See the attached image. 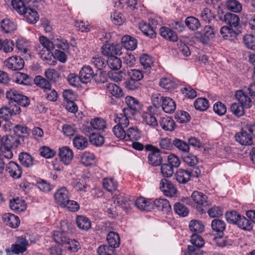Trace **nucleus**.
Wrapping results in <instances>:
<instances>
[{
  "instance_id": "1",
  "label": "nucleus",
  "mask_w": 255,
  "mask_h": 255,
  "mask_svg": "<svg viewBox=\"0 0 255 255\" xmlns=\"http://www.w3.org/2000/svg\"><path fill=\"white\" fill-rule=\"evenodd\" d=\"M0 142H1L0 154L8 159L13 157V153L11 149L16 148L20 142L19 136L14 134L3 136L1 138Z\"/></svg>"
},
{
  "instance_id": "2",
  "label": "nucleus",
  "mask_w": 255,
  "mask_h": 255,
  "mask_svg": "<svg viewBox=\"0 0 255 255\" xmlns=\"http://www.w3.org/2000/svg\"><path fill=\"white\" fill-rule=\"evenodd\" d=\"M127 79L125 82L126 88L129 90H135L140 88V81L143 78L142 71L137 69H131L127 72Z\"/></svg>"
},
{
  "instance_id": "3",
  "label": "nucleus",
  "mask_w": 255,
  "mask_h": 255,
  "mask_svg": "<svg viewBox=\"0 0 255 255\" xmlns=\"http://www.w3.org/2000/svg\"><path fill=\"white\" fill-rule=\"evenodd\" d=\"M6 97L9 100L10 103H15L23 107H26L30 104V100L28 97L14 89L7 91Z\"/></svg>"
},
{
  "instance_id": "4",
  "label": "nucleus",
  "mask_w": 255,
  "mask_h": 255,
  "mask_svg": "<svg viewBox=\"0 0 255 255\" xmlns=\"http://www.w3.org/2000/svg\"><path fill=\"white\" fill-rule=\"evenodd\" d=\"M191 198L196 204L198 211L201 214L205 213L209 206L207 196L202 192L195 191L192 194Z\"/></svg>"
},
{
  "instance_id": "5",
  "label": "nucleus",
  "mask_w": 255,
  "mask_h": 255,
  "mask_svg": "<svg viewBox=\"0 0 255 255\" xmlns=\"http://www.w3.org/2000/svg\"><path fill=\"white\" fill-rule=\"evenodd\" d=\"M39 42L43 48H41L40 45H36V50L42 58L47 59L46 55L50 54V51L54 48L55 45L53 42L43 36L39 37Z\"/></svg>"
},
{
  "instance_id": "6",
  "label": "nucleus",
  "mask_w": 255,
  "mask_h": 255,
  "mask_svg": "<svg viewBox=\"0 0 255 255\" xmlns=\"http://www.w3.org/2000/svg\"><path fill=\"white\" fill-rule=\"evenodd\" d=\"M125 101L127 107L124 108L123 110L126 112L127 115L129 114L134 116L142 110V105L136 98L131 96H127Z\"/></svg>"
},
{
  "instance_id": "7",
  "label": "nucleus",
  "mask_w": 255,
  "mask_h": 255,
  "mask_svg": "<svg viewBox=\"0 0 255 255\" xmlns=\"http://www.w3.org/2000/svg\"><path fill=\"white\" fill-rule=\"evenodd\" d=\"M146 151L150 152L148 155V162L149 164L153 166H157L162 162V157L160 153V149L151 144H147L145 146Z\"/></svg>"
},
{
  "instance_id": "8",
  "label": "nucleus",
  "mask_w": 255,
  "mask_h": 255,
  "mask_svg": "<svg viewBox=\"0 0 255 255\" xmlns=\"http://www.w3.org/2000/svg\"><path fill=\"white\" fill-rule=\"evenodd\" d=\"M191 245L188 246V251L189 254L202 255L203 251L201 248L204 245V241L201 236L197 234H193L191 237Z\"/></svg>"
},
{
  "instance_id": "9",
  "label": "nucleus",
  "mask_w": 255,
  "mask_h": 255,
  "mask_svg": "<svg viewBox=\"0 0 255 255\" xmlns=\"http://www.w3.org/2000/svg\"><path fill=\"white\" fill-rule=\"evenodd\" d=\"M249 91L247 88L238 90L236 92L235 96L239 103L245 107L246 108H250L252 103L250 96L248 95Z\"/></svg>"
},
{
  "instance_id": "10",
  "label": "nucleus",
  "mask_w": 255,
  "mask_h": 255,
  "mask_svg": "<svg viewBox=\"0 0 255 255\" xmlns=\"http://www.w3.org/2000/svg\"><path fill=\"white\" fill-rule=\"evenodd\" d=\"M4 65L8 69L16 71L21 70L24 65L23 59L19 56H12L6 59Z\"/></svg>"
},
{
  "instance_id": "11",
  "label": "nucleus",
  "mask_w": 255,
  "mask_h": 255,
  "mask_svg": "<svg viewBox=\"0 0 255 255\" xmlns=\"http://www.w3.org/2000/svg\"><path fill=\"white\" fill-rule=\"evenodd\" d=\"M28 246V241L22 237H18L16 239V243L11 245L10 250L6 249L7 254L12 252L15 254H19L23 253L26 251L27 247Z\"/></svg>"
},
{
  "instance_id": "12",
  "label": "nucleus",
  "mask_w": 255,
  "mask_h": 255,
  "mask_svg": "<svg viewBox=\"0 0 255 255\" xmlns=\"http://www.w3.org/2000/svg\"><path fill=\"white\" fill-rule=\"evenodd\" d=\"M159 186L160 189L165 196L170 197L176 196L177 189L170 181L162 179L160 180Z\"/></svg>"
},
{
  "instance_id": "13",
  "label": "nucleus",
  "mask_w": 255,
  "mask_h": 255,
  "mask_svg": "<svg viewBox=\"0 0 255 255\" xmlns=\"http://www.w3.org/2000/svg\"><path fill=\"white\" fill-rule=\"evenodd\" d=\"M54 198L57 204L60 207L65 208L66 203L70 199L69 191L65 187L61 188L54 194Z\"/></svg>"
},
{
  "instance_id": "14",
  "label": "nucleus",
  "mask_w": 255,
  "mask_h": 255,
  "mask_svg": "<svg viewBox=\"0 0 255 255\" xmlns=\"http://www.w3.org/2000/svg\"><path fill=\"white\" fill-rule=\"evenodd\" d=\"M20 112L21 109L18 106L14 105L10 108L2 107L0 109V118L8 121L13 115L19 114Z\"/></svg>"
},
{
  "instance_id": "15",
  "label": "nucleus",
  "mask_w": 255,
  "mask_h": 255,
  "mask_svg": "<svg viewBox=\"0 0 255 255\" xmlns=\"http://www.w3.org/2000/svg\"><path fill=\"white\" fill-rule=\"evenodd\" d=\"M122 47L119 44H106L102 47V54L108 57L121 54Z\"/></svg>"
},
{
  "instance_id": "16",
  "label": "nucleus",
  "mask_w": 255,
  "mask_h": 255,
  "mask_svg": "<svg viewBox=\"0 0 255 255\" xmlns=\"http://www.w3.org/2000/svg\"><path fill=\"white\" fill-rule=\"evenodd\" d=\"M219 19L224 21L231 27H237L240 23V18L236 14L227 12L223 16H219Z\"/></svg>"
},
{
  "instance_id": "17",
  "label": "nucleus",
  "mask_w": 255,
  "mask_h": 255,
  "mask_svg": "<svg viewBox=\"0 0 255 255\" xmlns=\"http://www.w3.org/2000/svg\"><path fill=\"white\" fill-rule=\"evenodd\" d=\"M7 171L10 176L15 178H19L22 174V169L20 165L13 161H10L5 166Z\"/></svg>"
},
{
  "instance_id": "18",
  "label": "nucleus",
  "mask_w": 255,
  "mask_h": 255,
  "mask_svg": "<svg viewBox=\"0 0 255 255\" xmlns=\"http://www.w3.org/2000/svg\"><path fill=\"white\" fill-rule=\"evenodd\" d=\"M80 81L83 83L90 82L94 76L93 69L90 66H84L80 71Z\"/></svg>"
},
{
  "instance_id": "19",
  "label": "nucleus",
  "mask_w": 255,
  "mask_h": 255,
  "mask_svg": "<svg viewBox=\"0 0 255 255\" xmlns=\"http://www.w3.org/2000/svg\"><path fill=\"white\" fill-rule=\"evenodd\" d=\"M235 138L236 141L242 145H250L253 144L252 136L244 129L236 133Z\"/></svg>"
},
{
  "instance_id": "20",
  "label": "nucleus",
  "mask_w": 255,
  "mask_h": 255,
  "mask_svg": "<svg viewBox=\"0 0 255 255\" xmlns=\"http://www.w3.org/2000/svg\"><path fill=\"white\" fill-rule=\"evenodd\" d=\"M59 155L61 160L67 165L73 159V153L69 147L64 146L59 148Z\"/></svg>"
},
{
  "instance_id": "21",
  "label": "nucleus",
  "mask_w": 255,
  "mask_h": 255,
  "mask_svg": "<svg viewBox=\"0 0 255 255\" xmlns=\"http://www.w3.org/2000/svg\"><path fill=\"white\" fill-rule=\"evenodd\" d=\"M154 108L152 106H149L147 108V112H146L143 116L142 118L145 122L148 125L152 127H156L158 125L157 121L153 115L154 111Z\"/></svg>"
},
{
  "instance_id": "22",
  "label": "nucleus",
  "mask_w": 255,
  "mask_h": 255,
  "mask_svg": "<svg viewBox=\"0 0 255 255\" xmlns=\"http://www.w3.org/2000/svg\"><path fill=\"white\" fill-rule=\"evenodd\" d=\"M176 180L180 184H185L190 180L189 171L182 168L178 169L174 174Z\"/></svg>"
},
{
  "instance_id": "23",
  "label": "nucleus",
  "mask_w": 255,
  "mask_h": 255,
  "mask_svg": "<svg viewBox=\"0 0 255 255\" xmlns=\"http://www.w3.org/2000/svg\"><path fill=\"white\" fill-rule=\"evenodd\" d=\"M132 116V115L129 114L127 115L126 112L123 110L122 113L115 115L114 121L117 124V125H120V126L124 128H127L129 125V118Z\"/></svg>"
},
{
  "instance_id": "24",
  "label": "nucleus",
  "mask_w": 255,
  "mask_h": 255,
  "mask_svg": "<svg viewBox=\"0 0 255 255\" xmlns=\"http://www.w3.org/2000/svg\"><path fill=\"white\" fill-rule=\"evenodd\" d=\"M122 44L126 49L132 51L137 47V40L135 38L127 35L122 38Z\"/></svg>"
},
{
  "instance_id": "25",
  "label": "nucleus",
  "mask_w": 255,
  "mask_h": 255,
  "mask_svg": "<svg viewBox=\"0 0 255 255\" xmlns=\"http://www.w3.org/2000/svg\"><path fill=\"white\" fill-rule=\"evenodd\" d=\"M10 209L16 213L24 211L26 209V205L24 200L19 198H14L9 202Z\"/></svg>"
},
{
  "instance_id": "26",
  "label": "nucleus",
  "mask_w": 255,
  "mask_h": 255,
  "mask_svg": "<svg viewBox=\"0 0 255 255\" xmlns=\"http://www.w3.org/2000/svg\"><path fill=\"white\" fill-rule=\"evenodd\" d=\"M139 28L145 36L150 38H154L156 37V34L154 27L151 26L149 23L141 21L139 23Z\"/></svg>"
},
{
  "instance_id": "27",
  "label": "nucleus",
  "mask_w": 255,
  "mask_h": 255,
  "mask_svg": "<svg viewBox=\"0 0 255 255\" xmlns=\"http://www.w3.org/2000/svg\"><path fill=\"white\" fill-rule=\"evenodd\" d=\"M220 32L224 39L230 41L235 39L238 34L233 28L227 26L222 27Z\"/></svg>"
},
{
  "instance_id": "28",
  "label": "nucleus",
  "mask_w": 255,
  "mask_h": 255,
  "mask_svg": "<svg viewBox=\"0 0 255 255\" xmlns=\"http://www.w3.org/2000/svg\"><path fill=\"white\" fill-rule=\"evenodd\" d=\"M21 15H23L27 22L30 23H35L39 19V15L34 8H27Z\"/></svg>"
},
{
  "instance_id": "29",
  "label": "nucleus",
  "mask_w": 255,
  "mask_h": 255,
  "mask_svg": "<svg viewBox=\"0 0 255 255\" xmlns=\"http://www.w3.org/2000/svg\"><path fill=\"white\" fill-rule=\"evenodd\" d=\"M3 219L6 225L11 228H17L20 224L19 218L12 214H4L3 216Z\"/></svg>"
},
{
  "instance_id": "30",
  "label": "nucleus",
  "mask_w": 255,
  "mask_h": 255,
  "mask_svg": "<svg viewBox=\"0 0 255 255\" xmlns=\"http://www.w3.org/2000/svg\"><path fill=\"white\" fill-rule=\"evenodd\" d=\"M32 81V77L23 73L17 72L14 75V81L19 84L31 85Z\"/></svg>"
},
{
  "instance_id": "31",
  "label": "nucleus",
  "mask_w": 255,
  "mask_h": 255,
  "mask_svg": "<svg viewBox=\"0 0 255 255\" xmlns=\"http://www.w3.org/2000/svg\"><path fill=\"white\" fill-rule=\"evenodd\" d=\"M162 110L166 113H173L176 109V104L170 98L165 97L161 104Z\"/></svg>"
},
{
  "instance_id": "32",
  "label": "nucleus",
  "mask_w": 255,
  "mask_h": 255,
  "mask_svg": "<svg viewBox=\"0 0 255 255\" xmlns=\"http://www.w3.org/2000/svg\"><path fill=\"white\" fill-rule=\"evenodd\" d=\"M160 33L165 39L171 41H177L178 37L176 33L170 28L162 27L160 28Z\"/></svg>"
},
{
  "instance_id": "33",
  "label": "nucleus",
  "mask_w": 255,
  "mask_h": 255,
  "mask_svg": "<svg viewBox=\"0 0 255 255\" xmlns=\"http://www.w3.org/2000/svg\"><path fill=\"white\" fill-rule=\"evenodd\" d=\"M76 224L80 229L87 231L91 227L89 219L85 216L79 215L76 217Z\"/></svg>"
},
{
  "instance_id": "34",
  "label": "nucleus",
  "mask_w": 255,
  "mask_h": 255,
  "mask_svg": "<svg viewBox=\"0 0 255 255\" xmlns=\"http://www.w3.org/2000/svg\"><path fill=\"white\" fill-rule=\"evenodd\" d=\"M53 239L55 242L60 245L66 244L69 241V238L67 236L66 231H54L53 233Z\"/></svg>"
},
{
  "instance_id": "35",
  "label": "nucleus",
  "mask_w": 255,
  "mask_h": 255,
  "mask_svg": "<svg viewBox=\"0 0 255 255\" xmlns=\"http://www.w3.org/2000/svg\"><path fill=\"white\" fill-rule=\"evenodd\" d=\"M33 81L35 85L43 89L45 92L51 89V85L50 82L41 76L38 75L35 76Z\"/></svg>"
},
{
  "instance_id": "36",
  "label": "nucleus",
  "mask_w": 255,
  "mask_h": 255,
  "mask_svg": "<svg viewBox=\"0 0 255 255\" xmlns=\"http://www.w3.org/2000/svg\"><path fill=\"white\" fill-rule=\"evenodd\" d=\"M107 93L117 98L123 96L124 93L122 89L114 83H109L106 86Z\"/></svg>"
},
{
  "instance_id": "37",
  "label": "nucleus",
  "mask_w": 255,
  "mask_h": 255,
  "mask_svg": "<svg viewBox=\"0 0 255 255\" xmlns=\"http://www.w3.org/2000/svg\"><path fill=\"white\" fill-rule=\"evenodd\" d=\"M107 241L109 246L114 249L119 247L120 239L119 235L114 232H110L107 237Z\"/></svg>"
},
{
  "instance_id": "38",
  "label": "nucleus",
  "mask_w": 255,
  "mask_h": 255,
  "mask_svg": "<svg viewBox=\"0 0 255 255\" xmlns=\"http://www.w3.org/2000/svg\"><path fill=\"white\" fill-rule=\"evenodd\" d=\"M140 138V132L137 128L131 127L126 131V140H137Z\"/></svg>"
},
{
  "instance_id": "39",
  "label": "nucleus",
  "mask_w": 255,
  "mask_h": 255,
  "mask_svg": "<svg viewBox=\"0 0 255 255\" xmlns=\"http://www.w3.org/2000/svg\"><path fill=\"white\" fill-rule=\"evenodd\" d=\"M113 199L114 204L122 208L127 209L129 207L128 199L125 197L124 194L120 193L113 197Z\"/></svg>"
},
{
  "instance_id": "40",
  "label": "nucleus",
  "mask_w": 255,
  "mask_h": 255,
  "mask_svg": "<svg viewBox=\"0 0 255 255\" xmlns=\"http://www.w3.org/2000/svg\"><path fill=\"white\" fill-rule=\"evenodd\" d=\"M159 124L163 129L169 131L173 130L175 125L174 120L168 117L162 118Z\"/></svg>"
},
{
  "instance_id": "41",
  "label": "nucleus",
  "mask_w": 255,
  "mask_h": 255,
  "mask_svg": "<svg viewBox=\"0 0 255 255\" xmlns=\"http://www.w3.org/2000/svg\"><path fill=\"white\" fill-rule=\"evenodd\" d=\"M107 63L109 67L114 70L120 69L122 65V62L121 59L116 56H112L108 57Z\"/></svg>"
},
{
  "instance_id": "42",
  "label": "nucleus",
  "mask_w": 255,
  "mask_h": 255,
  "mask_svg": "<svg viewBox=\"0 0 255 255\" xmlns=\"http://www.w3.org/2000/svg\"><path fill=\"white\" fill-rule=\"evenodd\" d=\"M73 144L78 149L83 150L87 147V139L82 135H77L73 139Z\"/></svg>"
},
{
  "instance_id": "43",
  "label": "nucleus",
  "mask_w": 255,
  "mask_h": 255,
  "mask_svg": "<svg viewBox=\"0 0 255 255\" xmlns=\"http://www.w3.org/2000/svg\"><path fill=\"white\" fill-rule=\"evenodd\" d=\"M211 227L213 230L218 235L223 234V231L226 228L225 222L219 219H214L212 221Z\"/></svg>"
},
{
  "instance_id": "44",
  "label": "nucleus",
  "mask_w": 255,
  "mask_h": 255,
  "mask_svg": "<svg viewBox=\"0 0 255 255\" xmlns=\"http://www.w3.org/2000/svg\"><path fill=\"white\" fill-rule=\"evenodd\" d=\"M135 205L137 208L143 211H149L152 209L150 202L143 197L137 199Z\"/></svg>"
},
{
  "instance_id": "45",
  "label": "nucleus",
  "mask_w": 255,
  "mask_h": 255,
  "mask_svg": "<svg viewBox=\"0 0 255 255\" xmlns=\"http://www.w3.org/2000/svg\"><path fill=\"white\" fill-rule=\"evenodd\" d=\"M226 5L227 9L234 12H239L242 9V4L237 0H228Z\"/></svg>"
},
{
  "instance_id": "46",
  "label": "nucleus",
  "mask_w": 255,
  "mask_h": 255,
  "mask_svg": "<svg viewBox=\"0 0 255 255\" xmlns=\"http://www.w3.org/2000/svg\"><path fill=\"white\" fill-rule=\"evenodd\" d=\"M104 189L108 192H112L116 191L118 187V183L113 178H104L103 181Z\"/></svg>"
},
{
  "instance_id": "47",
  "label": "nucleus",
  "mask_w": 255,
  "mask_h": 255,
  "mask_svg": "<svg viewBox=\"0 0 255 255\" xmlns=\"http://www.w3.org/2000/svg\"><path fill=\"white\" fill-rule=\"evenodd\" d=\"M19 160L21 164L25 167H29L33 165V157L26 152L21 153L19 155Z\"/></svg>"
},
{
  "instance_id": "48",
  "label": "nucleus",
  "mask_w": 255,
  "mask_h": 255,
  "mask_svg": "<svg viewBox=\"0 0 255 255\" xmlns=\"http://www.w3.org/2000/svg\"><path fill=\"white\" fill-rule=\"evenodd\" d=\"M185 23L189 29L193 31L197 30L200 26V23L199 20L193 16L187 17L185 19Z\"/></svg>"
},
{
  "instance_id": "49",
  "label": "nucleus",
  "mask_w": 255,
  "mask_h": 255,
  "mask_svg": "<svg viewBox=\"0 0 255 255\" xmlns=\"http://www.w3.org/2000/svg\"><path fill=\"white\" fill-rule=\"evenodd\" d=\"M90 125L96 130H104L107 128L106 122L101 118L92 119L90 122Z\"/></svg>"
},
{
  "instance_id": "50",
  "label": "nucleus",
  "mask_w": 255,
  "mask_h": 255,
  "mask_svg": "<svg viewBox=\"0 0 255 255\" xmlns=\"http://www.w3.org/2000/svg\"><path fill=\"white\" fill-rule=\"evenodd\" d=\"M95 156L94 154L89 152H84L81 157V161L83 164L86 166H91L95 162Z\"/></svg>"
},
{
  "instance_id": "51",
  "label": "nucleus",
  "mask_w": 255,
  "mask_h": 255,
  "mask_svg": "<svg viewBox=\"0 0 255 255\" xmlns=\"http://www.w3.org/2000/svg\"><path fill=\"white\" fill-rule=\"evenodd\" d=\"M194 105L196 110L200 111H204L209 107L208 100L203 98L197 99L194 103Z\"/></svg>"
},
{
  "instance_id": "52",
  "label": "nucleus",
  "mask_w": 255,
  "mask_h": 255,
  "mask_svg": "<svg viewBox=\"0 0 255 255\" xmlns=\"http://www.w3.org/2000/svg\"><path fill=\"white\" fill-rule=\"evenodd\" d=\"M245 108L239 103H234L230 106V111L235 116L240 117L244 115Z\"/></svg>"
},
{
  "instance_id": "53",
  "label": "nucleus",
  "mask_w": 255,
  "mask_h": 255,
  "mask_svg": "<svg viewBox=\"0 0 255 255\" xmlns=\"http://www.w3.org/2000/svg\"><path fill=\"white\" fill-rule=\"evenodd\" d=\"M14 45L13 41L10 39H5L3 41L0 39V50L5 53L12 52Z\"/></svg>"
},
{
  "instance_id": "54",
  "label": "nucleus",
  "mask_w": 255,
  "mask_h": 255,
  "mask_svg": "<svg viewBox=\"0 0 255 255\" xmlns=\"http://www.w3.org/2000/svg\"><path fill=\"white\" fill-rule=\"evenodd\" d=\"M236 225L242 229L250 231L252 229L251 222L244 216L240 215L236 223Z\"/></svg>"
},
{
  "instance_id": "55",
  "label": "nucleus",
  "mask_w": 255,
  "mask_h": 255,
  "mask_svg": "<svg viewBox=\"0 0 255 255\" xmlns=\"http://www.w3.org/2000/svg\"><path fill=\"white\" fill-rule=\"evenodd\" d=\"M189 229L191 231L197 233H202L204 229V226L202 222L198 220L191 221L189 225Z\"/></svg>"
},
{
  "instance_id": "56",
  "label": "nucleus",
  "mask_w": 255,
  "mask_h": 255,
  "mask_svg": "<svg viewBox=\"0 0 255 255\" xmlns=\"http://www.w3.org/2000/svg\"><path fill=\"white\" fill-rule=\"evenodd\" d=\"M29 129L25 126L16 125L13 128L14 134L19 136V139L23 138L25 135H28L29 133Z\"/></svg>"
},
{
  "instance_id": "57",
  "label": "nucleus",
  "mask_w": 255,
  "mask_h": 255,
  "mask_svg": "<svg viewBox=\"0 0 255 255\" xmlns=\"http://www.w3.org/2000/svg\"><path fill=\"white\" fill-rule=\"evenodd\" d=\"M44 75L49 82L54 83H55L60 77V74L58 71L52 68L46 69L44 72Z\"/></svg>"
},
{
  "instance_id": "58",
  "label": "nucleus",
  "mask_w": 255,
  "mask_h": 255,
  "mask_svg": "<svg viewBox=\"0 0 255 255\" xmlns=\"http://www.w3.org/2000/svg\"><path fill=\"white\" fill-rule=\"evenodd\" d=\"M1 28L5 33H10L16 29V25L9 19H5L1 21Z\"/></svg>"
},
{
  "instance_id": "59",
  "label": "nucleus",
  "mask_w": 255,
  "mask_h": 255,
  "mask_svg": "<svg viewBox=\"0 0 255 255\" xmlns=\"http://www.w3.org/2000/svg\"><path fill=\"white\" fill-rule=\"evenodd\" d=\"M172 144L173 145H174L178 150L185 153L188 152L189 151L190 147L189 144L183 140L178 138H175L172 141Z\"/></svg>"
},
{
  "instance_id": "60",
  "label": "nucleus",
  "mask_w": 255,
  "mask_h": 255,
  "mask_svg": "<svg viewBox=\"0 0 255 255\" xmlns=\"http://www.w3.org/2000/svg\"><path fill=\"white\" fill-rule=\"evenodd\" d=\"M182 158L184 162L190 166L193 167L198 162L197 156L188 153V152L184 153Z\"/></svg>"
},
{
  "instance_id": "61",
  "label": "nucleus",
  "mask_w": 255,
  "mask_h": 255,
  "mask_svg": "<svg viewBox=\"0 0 255 255\" xmlns=\"http://www.w3.org/2000/svg\"><path fill=\"white\" fill-rule=\"evenodd\" d=\"M174 210L175 212L181 217H185L189 213L187 208L181 203H176L174 205Z\"/></svg>"
},
{
  "instance_id": "62",
  "label": "nucleus",
  "mask_w": 255,
  "mask_h": 255,
  "mask_svg": "<svg viewBox=\"0 0 255 255\" xmlns=\"http://www.w3.org/2000/svg\"><path fill=\"white\" fill-rule=\"evenodd\" d=\"M159 85L162 88L168 90L174 89L177 86L174 82L168 78H161L160 80Z\"/></svg>"
},
{
  "instance_id": "63",
  "label": "nucleus",
  "mask_w": 255,
  "mask_h": 255,
  "mask_svg": "<svg viewBox=\"0 0 255 255\" xmlns=\"http://www.w3.org/2000/svg\"><path fill=\"white\" fill-rule=\"evenodd\" d=\"M243 42L248 48L255 50V36L246 34L244 36Z\"/></svg>"
},
{
  "instance_id": "64",
  "label": "nucleus",
  "mask_w": 255,
  "mask_h": 255,
  "mask_svg": "<svg viewBox=\"0 0 255 255\" xmlns=\"http://www.w3.org/2000/svg\"><path fill=\"white\" fill-rule=\"evenodd\" d=\"M97 252L99 255H114L115 249L108 245H103L99 247Z\"/></svg>"
}]
</instances>
